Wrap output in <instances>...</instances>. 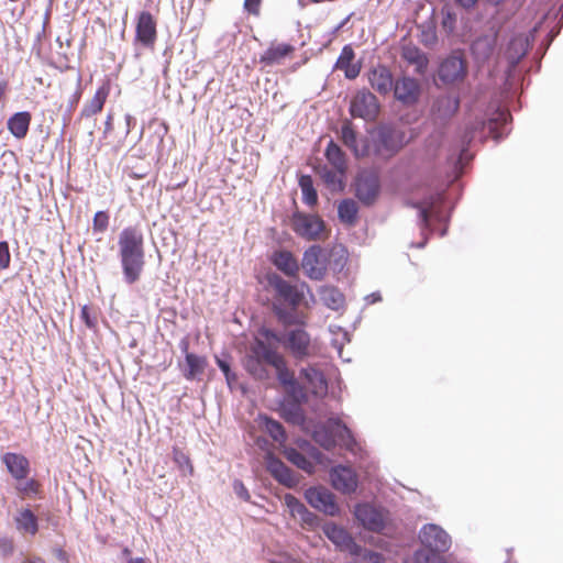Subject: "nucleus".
<instances>
[{"label": "nucleus", "instance_id": "1", "mask_svg": "<svg viewBox=\"0 0 563 563\" xmlns=\"http://www.w3.org/2000/svg\"><path fill=\"white\" fill-rule=\"evenodd\" d=\"M510 120L511 115L507 109L497 108L488 118H475L473 122L467 124L462 136V148L459 155L451 153L446 157L449 177L456 180L463 174L464 166L473 158L467 151V146L476 136L481 140L490 136L498 142L509 133Z\"/></svg>", "mask_w": 563, "mask_h": 563}, {"label": "nucleus", "instance_id": "2", "mask_svg": "<svg viewBox=\"0 0 563 563\" xmlns=\"http://www.w3.org/2000/svg\"><path fill=\"white\" fill-rule=\"evenodd\" d=\"M118 257L124 283L133 285L145 266L144 235L140 228L130 225L119 233Z\"/></svg>", "mask_w": 563, "mask_h": 563}, {"label": "nucleus", "instance_id": "3", "mask_svg": "<svg viewBox=\"0 0 563 563\" xmlns=\"http://www.w3.org/2000/svg\"><path fill=\"white\" fill-rule=\"evenodd\" d=\"M408 143L406 132L390 123H380L366 135V156L388 161Z\"/></svg>", "mask_w": 563, "mask_h": 563}, {"label": "nucleus", "instance_id": "4", "mask_svg": "<svg viewBox=\"0 0 563 563\" xmlns=\"http://www.w3.org/2000/svg\"><path fill=\"white\" fill-rule=\"evenodd\" d=\"M276 352L271 345L256 339L243 358L244 369L256 380H268L271 372L267 366H272Z\"/></svg>", "mask_w": 563, "mask_h": 563}, {"label": "nucleus", "instance_id": "5", "mask_svg": "<svg viewBox=\"0 0 563 563\" xmlns=\"http://www.w3.org/2000/svg\"><path fill=\"white\" fill-rule=\"evenodd\" d=\"M354 195L365 207H372L380 194V178L374 169H361L354 179Z\"/></svg>", "mask_w": 563, "mask_h": 563}, {"label": "nucleus", "instance_id": "6", "mask_svg": "<svg viewBox=\"0 0 563 563\" xmlns=\"http://www.w3.org/2000/svg\"><path fill=\"white\" fill-rule=\"evenodd\" d=\"M290 225L296 235L306 241L320 240L322 233L325 231V222L321 217L300 211H295L291 214Z\"/></svg>", "mask_w": 563, "mask_h": 563}, {"label": "nucleus", "instance_id": "7", "mask_svg": "<svg viewBox=\"0 0 563 563\" xmlns=\"http://www.w3.org/2000/svg\"><path fill=\"white\" fill-rule=\"evenodd\" d=\"M444 200V195L442 192H437L413 205V207L418 209L419 225L422 231H433L431 220L439 223L446 221V217L442 210Z\"/></svg>", "mask_w": 563, "mask_h": 563}, {"label": "nucleus", "instance_id": "8", "mask_svg": "<svg viewBox=\"0 0 563 563\" xmlns=\"http://www.w3.org/2000/svg\"><path fill=\"white\" fill-rule=\"evenodd\" d=\"M329 254L318 244L309 246L302 254L301 267L311 280H322L328 271Z\"/></svg>", "mask_w": 563, "mask_h": 563}, {"label": "nucleus", "instance_id": "9", "mask_svg": "<svg viewBox=\"0 0 563 563\" xmlns=\"http://www.w3.org/2000/svg\"><path fill=\"white\" fill-rule=\"evenodd\" d=\"M355 518L361 526L372 532H382L389 520V511L368 503L358 504L354 510Z\"/></svg>", "mask_w": 563, "mask_h": 563}, {"label": "nucleus", "instance_id": "10", "mask_svg": "<svg viewBox=\"0 0 563 563\" xmlns=\"http://www.w3.org/2000/svg\"><path fill=\"white\" fill-rule=\"evenodd\" d=\"M283 339V347L287 350L295 360L302 361L311 355V338L302 327L285 330Z\"/></svg>", "mask_w": 563, "mask_h": 563}, {"label": "nucleus", "instance_id": "11", "mask_svg": "<svg viewBox=\"0 0 563 563\" xmlns=\"http://www.w3.org/2000/svg\"><path fill=\"white\" fill-rule=\"evenodd\" d=\"M466 75L467 63L457 52L446 56L438 68V77L445 85L463 81Z\"/></svg>", "mask_w": 563, "mask_h": 563}, {"label": "nucleus", "instance_id": "12", "mask_svg": "<svg viewBox=\"0 0 563 563\" xmlns=\"http://www.w3.org/2000/svg\"><path fill=\"white\" fill-rule=\"evenodd\" d=\"M379 112V103L374 93L367 89L358 90L350 103V113L353 118L373 121Z\"/></svg>", "mask_w": 563, "mask_h": 563}, {"label": "nucleus", "instance_id": "13", "mask_svg": "<svg viewBox=\"0 0 563 563\" xmlns=\"http://www.w3.org/2000/svg\"><path fill=\"white\" fill-rule=\"evenodd\" d=\"M419 540L426 549L434 553H444L451 547V537L440 526L434 523L424 525L419 531Z\"/></svg>", "mask_w": 563, "mask_h": 563}, {"label": "nucleus", "instance_id": "14", "mask_svg": "<svg viewBox=\"0 0 563 563\" xmlns=\"http://www.w3.org/2000/svg\"><path fill=\"white\" fill-rule=\"evenodd\" d=\"M268 285L274 289L279 303L291 308H298L303 299V291L298 286L291 285L278 274H271L267 277Z\"/></svg>", "mask_w": 563, "mask_h": 563}, {"label": "nucleus", "instance_id": "15", "mask_svg": "<svg viewBox=\"0 0 563 563\" xmlns=\"http://www.w3.org/2000/svg\"><path fill=\"white\" fill-rule=\"evenodd\" d=\"M307 503L314 509L327 516H338L340 507L335 501V496L325 487H309L305 492Z\"/></svg>", "mask_w": 563, "mask_h": 563}, {"label": "nucleus", "instance_id": "16", "mask_svg": "<svg viewBox=\"0 0 563 563\" xmlns=\"http://www.w3.org/2000/svg\"><path fill=\"white\" fill-rule=\"evenodd\" d=\"M460 108V99L454 95H440L432 99L430 118L437 124H444L453 118Z\"/></svg>", "mask_w": 563, "mask_h": 563}, {"label": "nucleus", "instance_id": "17", "mask_svg": "<svg viewBox=\"0 0 563 563\" xmlns=\"http://www.w3.org/2000/svg\"><path fill=\"white\" fill-rule=\"evenodd\" d=\"M397 101L404 106L410 107L416 104L421 96V85L412 77L401 76L395 79L394 88L391 90Z\"/></svg>", "mask_w": 563, "mask_h": 563}, {"label": "nucleus", "instance_id": "18", "mask_svg": "<svg viewBox=\"0 0 563 563\" xmlns=\"http://www.w3.org/2000/svg\"><path fill=\"white\" fill-rule=\"evenodd\" d=\"M157 38L156 20L150 11H141L136 18L135 43L153 47Z\"/></svg>", "mask_w": 563, "mask_h": 563}, {"label": "nucleus", "instance_id": "19", "mask_svg": "<svg viewBox=\"0 0 563 563\" xmlns=\"http://www.w3.org/2000/svg\"><path fill=\"white\" fill-rule=\"evenodd\" d=\"M444 143V133L440 130L433 131L426 139L422 148L418 152L417 158L426 166L435 164L439 159Z\"/></svg>", "mask_w": 563, "mask_h": 563}, {"label": "nucleus", "instance_id": "20", "mask_svg": "<svg viewBox=\"0 0 563 563\" xmlns=\"http://www.w3.org/2000/svg\"><path fill=\"white\" fill-rule=\"evenodd\" d=\"M299 377L314 396H324L328 393L325 376L316 364L302 367Z\"/></svg>", "mask_w": 563, "mask_h": 563}, {"label": "nucleus", "instance_id": "21", "mask_svg": "<svg viewBox=\"0 0 563 563\" xmlns=\"http://www.w3.org/2000/svg\"><path fill=\"white\" fill-rule=\"evenodd\" d=\"M530 47V37L525 33L514 34L506 47L505 57L509 64V69H514L518 63L526 56Z\"/></svg>", "mask_w": 563, "mask_h": 563}, {"label": "nucleus", "instance_id": "22", "mask_svg": "<svg viewBox=\"0 0 563 563\" xmlns=\"http://www.w3.org/2000/svg\"><path fill=\"white\" fill-rule=\"evenodd\" d=\"M332 486L344 494H351L356 490L357 478L351 467L338 465L330 472Z\"/></svg>", "mask_w": 563, "mask_h": 563}, {"label": "nucleus", "instance_id": "23", "mask_svg": "<svg viewBox=\"0 0 563 563\" xmlns=\"http://www.w3.org/2000/svg\"><path fill=\"white\" fill-rule=\"evenodd\" d=\"M266 470L269 474L282 485L286 487H294L297 479L294 477L291 470L278 457L272 453L265 456Z\"/></svg>", "mask_w": 563, "mask_h": 563}, {"label": "nucleus", "instance_id": "24", "mask_svg": "<svg viewBox=\"0 0 563 563\" xmlns=\"http://www.w3.org/2000/svg\"><path fill=\"white\" fill-rule=\"evenodd\" d=\"M368 82L378 93L386 96L393 88L395 80L391 71L384 65H378L368 71Z\"/></svg>", "mask_w": 563, "mask_h": 563}, {"label": "nucleus", "instance_id": "25", "mask_svg": "<svg viewBox=\"0 0 563 563\" xmlns=\"http://www.w3.org/2000/svg\"><path fill=\"white\" fill-rule=\"evenodd\" d=\"M341 140L351 150L356 158L366 156V136L358 141L357 132L351 121H345L341 126Z\"/></svg>", "mask_w": 563, "mask_h": 563}, {"label": "nucleus", "instance_id": "26", "mask_svg": "<svg viewBox=\"0 0 563 563\" xmlns=\"http://www.w3.org/2000/svg\"><path fill=\"white\" fill-rule=\"evenodd\" d=\"M1 460L13 478L16 481L26 478L30 471V463L24 455L7 452L1 456Z\"/></svg>", "mask_w": 563, "mask_h": 563}, {"label": "nucleus", "instance_id": "27", "mask_svg": "<svg viewBox=\"0 0 563 563\" xmlns=\"http://www.w3.org/2000/svg\"><path fill=\"white\" fill-rule=\"evenodd\" d=\"M323 532L330 541L341 549L349 550L352 553H356L354 549H360V545L354 542L351 534L344 528L335 523L324 525Z\"/></svg>", "mask_w": 563, "mask_h": 563}, {"label": "nucleus", "instance_id": "28", "mask_svg": "<svg viewBox=\"0 0 563 563\" xmlns=\"http://www.w3.org/2000/svg\"><path fill=\"white\" fill-rule=\"evenodd\" d=\"M273 265L288 277L297 276L299 264L291 252L287 250L275 251L271 258Z\"/></svg>", "mask_w": 563, "mask_h": 563}, {"label": "nucleus", "instance_id": "29", "mask_svg": "<svg viewBox=\"0 0 563 563\" xmlns=\"http://www.w3.org/2000/svg\"><path fill=\"white\" fill-rule=\"evenodd\" d=\"M295 51L290 44L282 43L271 45L261 56L260 63L264 66L279 65L283 60Z\"/></svg>", "mask_w": 563, "mask_h": 563}, {"label": "nucleus", "instance_id": "30", "mask_svg": "<svg viewBox=\"0 0 563 563\" xmlns=\"http://www.w3.org/2000/svg\"><path fill=\"white\" fill-rule=\"evenodd\" d=\"M31 120L32 117L29 111H19L8 119L7 128L15 139L21 140L26 136Z\"/></svg>", "mask_w": 563, "mask_h": 563}, {"label": "nucleus", "instance_id": "31", "mask_svg": "<svg viewBox=\"0 0 563 563\" xmlns=\"http://www.w3.org/2000/svg\"><path fill=\"white\" fill-rule=\"evenodd\" d=\"M496 46V38L493 35H482L473 41L471 51L478 63H484L493 55Z\"/></svg>", "mask_w": 563, "mask_h": 563}, {"label": "nucleus", "instance_id": "32", "mask_svg": "<svg viewBox=\"0 0 563 563\" xmlns=\"http://www.w3.org/2000/svg\"><path fill=\"white\" fill-rule=\"evenodd\" d=\"M324 426L334 438L335 444L350 445L354 442L351 430L341 419L331 417L327 419Z\"/></svg>", "mask_w": 563, "mask_h": 563}, {"label": "nucleus", "instance_id": "33", "mask_svg": "<svg viewBox=\"0 0 563 563\" xmlns=\"http://www.w3.org/2000/svg\"><path fill=\"white\" fill-rule=\"evenodd\" d=\"M14 523L16 530L24 534L35 536L38 531V519L29 508L21 509L16 512Z\"/></svg>", "mask_w": 563, "mask_h": 563}, {"label": "nucleus", "instance_id": "34", "mask_svg": "<svg viewBox=\"0 0 563 563\" xmlns=\"http://www.w3.org/2000/svg\"><path fill=\"white\" fill-rule=\"evenodd\" d=\"M401 56L408 64L415 66V71L418 75L426 74L429 59L420 48L413 45L405 46Z\"/></svg>", "mask_w": 563, "mask_h": 563}, {"label": "nucleus", "instance_id": "35", "mask_svg": "<svg viewBox=\"0 0 563 563\" xmlns=\"http://www.w3.org/2000/svg\"><path fill=\"white\" fill-rule=\"evenodd\" d=\"M273 312L277 320L284 327L298 325L303 327L305 321L301 314L298 313L297 308L286 307L282 303H273Z\"/></svg>", "mask_w": 563, "mask_h": 563}, {"label": "nucleus", "instance_id": "36", "mask_svg": "<svg viewBox=\"0 0 563 563\" xmlns=\"http://www.w3.org/2000/svg\"><path fill=\"white\" fill-rule=\"evenodd\" d=\"M319 296L323 305L334 311L340 310L344 307L345 297L334 286H322L319 289Z\"/></svg>", "mask_w": 563, "mask_h": 563}, {"label": "nucleus", "instance_id": "37", "mask_svg": "<svg viewBox=\"0 0 563 563\" xmlns=\"http://www.w3.org/2000/svg\"><path fill=\"white\" fill-rule=\"evenodd\" d=\"M324 156L332 167L346 172V155L333 140L329 141L324 151Z\"/></svg>", "mask_w": 563, "mask_h": 563}, {"label": "nucleus", "instance_id": "38", "mask_svg": "<svg viewBox=\"0 0 563 563\" xmlns=\"http://www.w3.org/2000/svg\"><path fill=\"white\" fill-rule=\"evenodd\" d=\"M345 173L334 167L330 168L327 165L319 168L320 178L332 190H341L343 188Z\"/></svg>", "mask_w": 563, "mask_h": 563}, {"label": "nucleus", "instance_id": "39", "mask_svg": "<svg viewBox=\"0 0 563 563\" xmlns=\"http://www.w3.org/2000/svg\"><path fill=\"white\" fill-rule=\"evenodd\" d=\"M108 97V89L99 88L92 99L84 106L80 112V119H88L100 112Z\"/></svg>", "mask_w": 563, "mask_h": 563}, {"label": "nucleus", "instance_id": "40", "mask_svg": "<svg viewBox=\"0 0 563 563\" xmlns=\"http://www.w3.org/2000/svg\"><path fill=\"white\" fill-rule=\"evenodd\" d=\"M186 368L184 369V376L191 380L198 375L202 374L207 365V361L203 356L196 355L194 353H187L185 355Z\"/></svg>", "mask_w": 563, "mask_h": 563}, {"label": "nucleus", "instance_id": "41", "mask_svg": "<svg viewBox=\"0 0 563 563\" xmlns=\"http://www.w3.org/2000/svg\"><path fill=\"white\" fill-rule=\"evenodd\" d=\"M358 208L356 202L351 199H343L338 206V217L341 222L347 225H354L357 219Z\"/></svg>", "mask_w": 563, "mask_h": 563}, {"label": "nucleus", "instance_id": "42", "mask_svg": "<svg viewBox=\"0 0 563 563\" xmlns=\"http://www.w3.org/2000/svg\"><path fill=\"white\" fill-rule=\"evenodd\" d=\"M272 367L276 371V377L280 385L284 387L290 384L296 377L294 373L288 368L286 361L282 354L276 352L274 361L272 363Z\"/></svg>", "mask_w": 563, "mask_h": 563}, {"label": "nucleus", "instance_id": "43", "mask_svg": "<svg viewBox=\"0 0 563 563\" xmlns=\"http://www.w3.org/2000/svg\"><path fill=\"white\" fill-rule=\"evenodd\" d=\"M285 457L296 465L298 468L307 472L312 473L314 470L313 463L300 451H298L295 448H286L284 451Z\"/></svg>", "mask_w": 563, "mask_h": 563}, {"label": "nucleus", "instance_id": "44", "mask_svg": "<svg viewBox=\"0 0 563 563\" xmlns=\"http://www.w3.org/2000/svg\"><path fill=\"white\" fill-rule=\"evenodd\" d=\"M299 186L302 192V200L312 207L318 201V194L313 187L312 178L309 175H302L299 178Z\"/></svg>", "mask_w": 563, "mask_h": 563}, {"label": "nucleus", "instance_id": "45", "mask_svg": "<svg viewBox=\"0 0 563 563\" xmlns=\"http://www.w3.org/2000/svg\"><path fill=\"white\" fill-rule=\"evenodd\" d=\"M265 431L273 438L274 441L283 443L287 440V435L283 424L269 417H264Z\"/></svg>", "mask_w": 563, "mask_h": 563}, {"label": "nucleus", "instance_id": "46", "mask_svg": "<svg viewBox=\"0 0 563 563\" xmlns=\"http://www.w3.org/2000/svg\"><path fill=\"white\" fill-rule=\"evenodd\" d=\"M314 441L325 450H332L336 444L324 423L318 426L313 431Z\"/></svg>", "mask_w": 563, "mask_h": 563}, {"label": "nucleus", "instance_id": "47", "mask_svg": "<svg viewBox=\"0 0 563 563\" xmlns=\"http://www.w3.org/2000/svg\"><path fill=\"white\" fill-rule=\"evenodd\" d=\"M283 417L285 418L286 421L291 422L294 424H300L305 420L302 409L297 402L284 406Z\"/></svg>", "mask_w": 563, "mask_h": 563}, {"label": "nucleus", "instance_id": "48", "mask_svg": "<svg viewBox=\"0 0 563 563\" xmlns=\"http://www.w3.org/2000/svg\"><path fill=\"white\" fill-rule=\"evenodd\" d=\"M287 395L297 404L307 400L305 387L295 378L290 384L285 386Z\"/></svg>", "mask_w": 563, "mask_h": 563}, {"label": "nucleus", "instance_id": "49", "mask_svg": "<svg viewBox=\"0 0 563 563\" xmlns=\"http://www.w3.org/2000/svg\"><path fill=\"white\" fill-rule=\"evenodd\" d=\"M173 460L178 465V467L181 470V472H184V473L188 472L189 474L192 473L194 468H192V465L190 464V460H189L188 455L185 452H183L180 449H178V448L173 449Z\"/></svg>", "mask_w": 563, "mask_h": 563}, {"label": "nucleus", "instance_id": "50", "mask_svg": "<svg viewBox=\"0 0 563 563\" xmlns=\"http://www.w3.org/2000/svg\"><path fill=\"white\" fill-rule=\"evenodd\" d=\"M415 562L416 563H446L440 553H434L432 551H423L418 550L415 552Z\"/></svg>", "mask_w": 563, "mask_h": 563}, {"label": "nucleus", "instance_id": "51", "mask_svg": "<svg viewBox=\"0 0 563 563\" xmlns=\"http://www.w3.org/2000/svg\"><path fill=\"white\" fill-rule=\"evenodd\" d=\"M356 552L355 554L361 556L362 563H385L384 556L375 551L367 550V549H354Z\"/></svg>", "mask_w": 563, "mask_h": 563}, {"label": "nucleus", "instance_id": "52", "mask_svg": "<svg viewBox=\"0 0 563 563\" xmlns=\"http://www.w3.org/2000/svg\"><path fill=\"white\" fill-rule=\"evenodd\" d=\"M355 57L354 51L351 45H344L335 63V67L341 69L342 67L352 64Z\"/></svg>", "mask_w": 563, "mask_h": 563}, {"label": "nucleus", "instance_id": "53", "mask_svg": "<svg viewBox=\"0 0 563 563\" xmlns=\"http://www.w3.org/2000/svg\"><path fill=\"white\" fill-rule=\"evenodd\" d=\"M456 26V14L452 11L442 12L441 27L449 35L452 34Z\"/></svg>", "mask_w": 563, "mask_h": 563}, {"label": "nucleus", "instance_id": "54", "mask_svg": "<svg viewBox=\"0 0 563 563\" xmlns=\"http://www.w3.org/2000/svg\"><path fill=\"white\" fill-rule=\"evenodd\" d=\"M109 227V214L106 211H98L93 217L92 228L96 232H104Z\"/></svg>", "mask_w": 563, "mask_h": 563}, {"label": "nucleus", "instance_id": "55", "mask_svg": "<svg viewBox=\"0 0 563 563\" xmlns=\"http://www.w3.org/2000/svg\"><path fill=\"white\" fill-rule=\"evenodd\" d=\"M16 489L23 494V495H26V496H30V495H36L37 492H38V484L35 479H22V482L20 481V483L16 485Z\"/></svg>", "mask_w": 563, "mask_h": 563}, {"label": "nucleus", "instance_id": "56", "mask_svg": "<svg viewBox=\"0 0 563 563\" xmlns=\"http://www.w3.org/2000/svg\"><path fill=\"white\" fill-rule=\"evenodd\" d=\"M80 98H81V90H80V88H78L76 91L73 92V95L68 99V104H67V108L63 115L64 122H67L70 120L71 113H73L74 109L76 108V106L78 104ZM66 123H64V125Z\"/></svg>", "mask_w": 563, "mask_h": 563}, {"label": "nucleus", "instance_id": "57", "mask_svg": "<svg viewBox=\"0 0 563 563\" xmlns=\"http://www.w3.org/2000/svg\"><path fill=\"white\" fill-rule=\"evenodd\" d=\"M11 261V254L9 250V244L5 241L0 242V269H5L9 267Z\"/></svg>", "mask_w": 563, "mask_h": 563}, {"label": "nucleus", "instance_id": "58", "mask_svg": "<svg viewBox=\"0 0 563 563\" xmlns=\"http://www.w3.org/2000/svg\"><path fill=\"white\" fill-rule=\"evenodd\" d=\"M300 522L303 527L313 529L319 526V517L308 509L301 517Z\"/></svg>", "mask_w": 563, "mask_h": 563}, {"label": "nucleus", "instance_id": "59", "mask_svg": "<svg viewBox=\"0 0 563 563\" xmlns=\"http://www.w3.org/2000/svg\"><path fill=\"white\" fill-rule=\"evenodd\" d=\"M233 490L239 498H241L244 501H250L251 495L242 481L234 479Z\"/></svg>", "mask_w": 563, "mask_h": 563}, {"label": "nucleus", "instance_id": "60", "mask_svg": "<svg viewBox=\"0 0 563 563\" xmlns=\"http://www.w3.org/2000/svg\"><path fill=\"white\" fill-rule=\"evenodd\" d=\"M260 333L262 336H264L266 340H271V341H274L276 343H279L283 345V338H284V332H276L272 329H268V328H262L260 330Z\"/></svg>", "mask_w": 563, "mask_h": 563}, {"label": "nucleus", "instance_id": "61", "mask_svg": "<svg viewBox=\"0 0 563 563\" xmlns=\"http://www.w3.org/2000/svg\"><path fill=\"white\" fill-rule=\"evenodd\" d=\"M284 500L291 516L301 507V505H303L297 497L291 494H286Z\"/></svg>", "mask_w": 563, "mask_h": 563}, {"label": "nucleus", "instance_id": "62", "mask_svg": "<svg viewBox=\"0 0 563 563\" xmlns=\"http://www.w3.org/2000/svg\"><path fill=\"white\" fill-rule=\"evenodd\" d=\"M80 318L89 329H93L97 324L95 316L90 314L88 306H84L80 311Z\"/></svg>", "mask_w": 563, "mask_h": 563}, {"label": "nucleus", "instance_id": "63", "mask_svg": "<svg viewBox=\"0 0 563 563\" xmlns=\"http://www.w3.org/2000/svg\"><path fill=\"white\" fill-rule=\"evenodd\" d=\"M14 545L12 539L8 537H0V552L3 556H9L13 553Z\"/></svg>", "mask_w": 563, "mask_h": 563}, {"label": "nucleus", "instance_id": "64", "mask_svg": "<svg viewBox=\"0 0 563 563\" xmlns=\"http://www.w3.org/2000/svg\"><path fill=\"white\" fill-rule=\"evenodd\" d=\"M341 69L344 70L345 78L352 80V79H355L360 75L361 65L352 63V64H349L345 67H342Z\"/></svg>", "mask_w": 563, "mask_h": 563}]
</instances>
